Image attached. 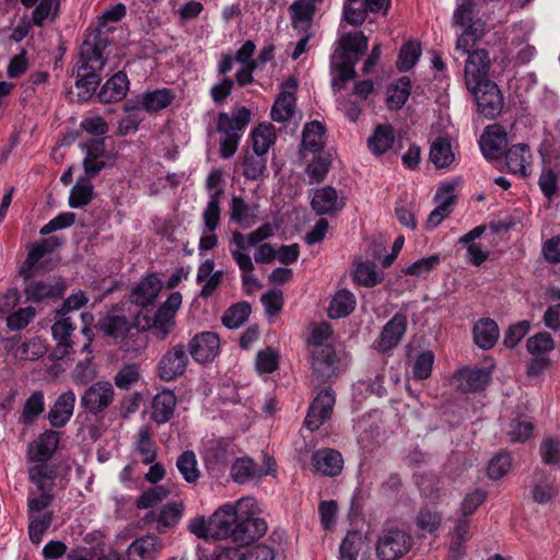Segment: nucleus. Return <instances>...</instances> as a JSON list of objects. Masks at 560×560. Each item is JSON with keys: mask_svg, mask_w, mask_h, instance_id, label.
Segmentation results:
<instances>
[{"mask_svg": "<svg viewBox=\"0 0 560 560\" xmlns=\"http://www.w3.org/2000/svg\"><path fill=\"white\" fill-rule=\"evenodd\" d=\"M254 508L255 501L250 498L218 508L210 516L211 537L217 540L230 539L238 547L253 544L267 532V523L255 516Z\"/></svg>", "mask_w": 560, "mask_h": 560, "instance_id": "1", "label": "nucleus"}, {"mask_svg": "<svg viewBox=\"0 0 560 560\" xmlns=\"http://www.w3.org/2000/svg\"><path fill=\"white\" fill-rule=\"evenodd\" d=\"M107 38L100 33L83 42L80 56L72 69L77 80L74 90L69 91L72 102L85 103L92 98L101 83V72L106 65L103 50Z\"/></svg>", "mask_w": 560, "mask_h": 560, "instance_id": "2", "label": "nucleus"}, {"mask_svg": "<svg viewBox=\"0 0 560 560\" xmlns=\"http://www.w3.org/2000/svg\"><path fill=\"white\" fill-rule=\"evenodd\" d=\"M369 38L362 31L343 34L330 58L331 88L339 93L345 83L355 79V65L368 50Z\"/></svg>", "mask_w": 560, "mask_h": 560, "instance_id": "3", "label": "nucleus"}, {"mask_svg": "<svg viewBox=\"0 0 560 560\" xmlns=\"http://www.w3.org/2000/svg\"><path fill=\"white\" fill-rule=\"evenodd\" d=\"M96 329L103 336L115 340L116 343L125 341L132 329L137 331L150 330L149 315L142 311L128 317L118 305H114L96 324Z\"/></svg>", "mask_w": 560, "mask_h": 560, "instance_id": "4", "label": "nucleus"}, {"mask_svg": "<svg viewBox=\"0 0 560 560\" xmlns=\"http://www.w3.org/2000/svg\"><path fill=\"white\" fill-rule=\"evenodd\" d=\"M250 122V112L246 107H240L232 116L226 113L218 115L217 130L224 135L220 142V155L223 159L232 158L238 147L243 130Z\"/></svg>", "mask_w": 560, "mask_h": 560, "instance_id": "5", "label": "nucleus"}, {"mask_svg": "<svg viewBox=\"0 0 560 560\" xmlns=\"http://www.w3.org/2000/svg\"><path fill=\"white\" fill-rule=\"evenodd\" d=\"M310 361L313 376L319 384L328 383L341 373V361L332 346L311 349Z\"/></svg>", "mask_w": 560, "mask_h": 560, "instance_id": "6", "label": "nucleus"}, {"mask_svg": "<svg viewBox=\"0 0 560 560\" xmlns=\"http://www.w3.org/2000/svg\"><path fill=\"white\" fill-rule=\"evenodd\" d=\"M467 89L475 97L478 113L483 117L494 119L501 114L504 98L495 82H482Z\"/></svg>", "mask_w": 560, "mask_h": 560, "instance_id": "7", "label": "nucleus"}, {"mask_svg": "<svg viewBox=\"0 0 560 560\" xmlns=\"http://www.w3.org/2000/svg\"><path fill=\"white\" fill-rule=\"evenodd\" d=\"M188 365L189 357L186 347L184 343H177L161 357L156 366V375L164 382H173L186 373Z\"/></svg>", "mask_w": 560, "mask_h": 560, "instance_id": "8", "label": "nucleus"}, {"mask_svg": "<svg viewBox=\"0 0 560 560\" xmlns=\"http://www.w3.org/2000/svg\"><path fill=\"white\" fill-rule=\"evenodd\" d=\"M182 294L173 292L156 310L154 316L149 315L150 330L159 340H164L175 327V314L182 305Z\"/></svg>", "mask_w": 560, "mask_h": 560, "instance_id": "9", "label": "nucleus"}, {"mask_svg": "<svg viewBox=\"0 0 560 560\" xmlns=\"http://www.w3.org/2000/svg\"><path fill=\"white\" fill-rule=\"evenodd\" d=\"M413 544L412 537L400 529H389L376 544L380 560H397L405 556Z\"/></svg>", "mask_w": 560, "mask_h": 560, "instance_id": "10", "label": "nucleus"}, {"mask_svg": "<svg viewBox=\"0 0 560 560\" xmlns=\"http://www.w3.org/2000/svg\"><path fill=\"white\" fill-rule=\"evenodd\" d=\"M336 402V396L331 388L320 390L314 398L308 408V412L304 420V425L311 431L317 430L325 421H327Z\"/></svg>", "mask_w": 560, "mask_h": 560, "instance_id": "11", "label": "nucleus"}, {"mask_svg": "<svg viewBox=\"0 0 560 560\" xmlns=\"http://www.w3.org/2000/svg\"><path fill=\"white\" fill-rule=\"evenodd\" d=\"M188 352L199 364H206L215 359L220 352V338L217 332L201 331L188 342Z\"/></svg>", "mask_w": 560, "mask_h": 560, "instance_id": "12", "label": "nucleus"}, {"mask_svg": "<svg viewBox=\"0 0 560 560\" xmlns=\"http://www.w3.org/2000/svg\"><path fill=\"white\" fill-rule=\"evenodd\" d=\"M466 54L468 55L464 69L466 86L489 82L491 61L488 51L479 48Z\"/></svg>", "mask_w": 560, "mask_h": 560, "instance_id": "13", "label": "nucleus"}, {"mask_svg": "<svg viewBox=\"0 0 560 560\" xmlns=\"http://www.w3.org/2000/svg\"><path fill=\"white\" fill-rule=\"evenodd\" d=\"M342 454L330 447L315 451L311 456V467L314 474L325 477H337L343 469Z\"/></svg>", "mask_w": 560, "mask_h": 560, "instance_id": "14", "label": "nucleus"}, {"mask_svg": "<svg viewBox=\"0 0 560 560\" xmlns=\"http://www.w3.org/2000/svg\"><path fill=\"white\" fill-rule=\"evenodd\" d=\"M80 148L85 152L83 160V170L86 176L95 177L106 167L105 159L109 156L105 138H94L80 143Z\"/></svg>", "mask_w": 560, "mask_h": 560, "instance_id": "15", "label": "nucleus"}, {"mask_svg": "<svg viewBox=\"0 0 560 560\" xmlns=\"http://www.w3.org/2000/svg\"><path fill=\"white\" fill-rule=\"evenodd\" d=\"M114 388L109 382H96L81 397V406L93 415L103 412L113 402Z\"/></svg>", "mask_w": 560, "mask_h": 560, "instance_id": "16", "label": "nucleus"}, {"mask_svg": "<svg viewBox=\"0 0 560 560\" xmlns=\"http://www.w3.org/2000/svg\"><path fill=\"white\" fill-rule=\"evenodd\" d=\"M57 317L58 319L51 326V335L56 341V347L51 352V358L54 360H62L73 350V342L70 337L75 330V325L72 323L71 317Z\"/></svg>", "mask_w": 560, "mask_h": 560, "instance_id": "17", "label": "nucleus"}, {"mask_svg": "<svg viewBox=\"0 0 560 560\" xmlns=\"http://www.w3.org/2000/svg\"><path fill=\"white\" fill-rule=\"evenodd\" d=\"M506 145L508 135L502 126L495 124L486 127L480 139V149L486 159H500L508 150Z\"/></svg>", "mask_w": 560, "mask_h": 560, "instance_id": "18", "label": "nucleus"}, {"mask_svg": "<svg viewBox=\"0 0 560 560\" xmlns=\"http://www.w3.org/2000/svg\"><path fill=\"white\" fill-rule=\"evenodd\" d=\"M346 206L343 198H339L336 188L330 185L314 190L311 207L317 215L336 214Z\"/></svg>", "mask_w": 560, "mask_h": 560, "instance_id": "19", "label": "nucleus"}, {"mask_svg": "<svg viewBox=\"0 0 560 560\" xmlns=\"http://www.w3.org/2000/svg\"><path fill=\"white\" fill-rule=\"evenodd\" d=\"M161 290V279L154 273L147 275L132 288L129 301L131 304L144 308L155 301Z\"/></svg>", "mask_w": 560, "mask_h": 560, "instance_id": "20", "label": "nucleus"}, {"mask_svg": "<svg viewBox=\"0 0 560 560\" xmlns=\"http://www.w3.org/2000/svg\"><path fill=\"white\" fill-rule=\"evenodd\" d=\"M185 505L183 501H175L164 504L159 512H149L145 522H155L156 530L160 534L166 533L168 528L175 527L184 514Z\"/></svg>", "mask_w": 560, "mask_h": 560, "instance_id": "21", "label": "nucleus"}, {"mask_svg": "<svg viewBox=\"0 0 560 560\" xmlns=\"http://www.w3.org/2000/svg\"><path fill=\"white\" fill-rule=\"evenodd\" d=\"M371 547L360 532H348L339 547V560H366Z\"/></svg>", "mask_w": 560, "mask_h": 560, "instance_id": "22", "label": "nucleus"}, {"mask_svg": "<svg viewBox=\"0 0 560 560\" xmlns=\"http://www.w3.org/2000/svg\"><path fill=\"white\" fill-rule=\"evenodd\" d=\"M407 329V316L402 313H396L390 320L383 327L378 346L382 350L395 348L401 340Z\"/></svg>", "mask_w": 560, "mask_h": 560, "instance_id": "23", "label": "nucleus"}, {"mask_svg": "<svg viewBox=\"0 0 560 560\" xmlns=\"http://www.w3.org/2000/svg\"><path fill=\"white\" fill-rule=\"evenodd\" d=\"M177 397L171 389H164L158 393L152 399V413L151 419L156 424H164L168 422L175 411Z\"/></svg>", "mask_w": 560, "mask_h": 560, "instance_id": "24", "label": "nucleus"}, {"mask_svg": "<svg viewBox=\"0 0 560 560\" xmlns=\"http://www.w3.org/2000/svg\"><path fill=\"white\" fill-rule=\"evenodd\" d=\"M75 395L72 390L62 393L48 412V420L54 428L65 427L73 415Z\"/></svg>", "mask_w": 560, "mask_h": 560, "instance_id": "25", "label": "nucleus"}, {"mask_svg": "<svg viewBox=\"0 0 560 560\" xmlns=\"http://www.w3.org/2000/svg\"><path fill=\"white\" fill-rule=\"evenodd\" d=\"M129 89V80L125 72H117L101 88L97 98L103 104L122 100Z\"/></svg>", "mask_w": 560, "mask_h": 560, "instance_id": "26", "label": "nucleus"}, {"mask_svg": "<svg viewBox=\"0 0 560 560\" xmlns=\"http://www.w3.org/2000/svg\"><path fill=\"white\" fill-rule=\"evenodd\" d=\"M66 287L60 281H32L24 289L26 300L40 302L44 299H58L65 293Z\"/></svg>", "mask_w": 560, "mask_h": 560, "instance_id": "27", "label": "nucleus"}, {"mask_svg": "<svg viewBox=\"0 0 560 560\" xmlns=\"http://www.w3.org/2000/svg\"><path fill=\"white\" fill-rule=\"evenodd\" d=\"M490 371L485 369L462 370L454 380L457 387L465 393H474L483 389L490 381Z\"/></svg>", "mask_w": 560, "mask_h": 560, "instance_id": "28", "label": "nucleus"}, {"mask_svg": "<svg viewBox=\"0 0 560 560\" xmlns=\"http://www.w3.org/2000/svg\"><path fill=\"white\" fill-rule=\"evenodd\" d=\"M505 164L510 173L526 177V166L530 163L532 154L529 147L525 143H517L509 148L505 153Z\"/></svg>", "mask_w": 560, "mask_h": 560, "instance_id": "29", "label": "nucleus"}, {"mask_svg": "<svg viewBox=\"0 0 560 560\" xmlns=\"http://www.w3.org/2000/svg\"><path fill=\"white\" fill-rule=\"evenodd\" d=\"M60 433L54 430H46L35 442V452L30 454L31 462H48L58 448Z\"/></svg>", "mask_w": 560, "mask_h": 560, "instance_id": "30", "label": "nucleus"}, {"mask_svg": "<svg viewBox=\"0 0 560 560\" xmlns=\"http://www.w3.org/2000/svg\"><path fill=\"white\" fill-rule=\"evenodd\" d=\"M257 206H249L241 196H233L230 205V219L243 229L254 225L257 220Z\"/></svg>", "mask_w": 560, "mask_h": 560, "instance_id": "31", "label": "nucleus"}, {"mask_svg": "<svg viewBox=\"0 0 560 560\" xmlns=\"http://www.w3.org/2000/svg\"><path fill=\"white\" fill-rule=\"evenodd\" d=\"M268 474L270 468L262 469L249 457L237 458L231 467V477L237 483H245Z\"/></svg>", "mask_w": 560, "mask_h": 560, "instance_id": "32", "label": "nucleus"}, {"mask_svg": "<svg viewBox=\"0 0 560 560\" xmlns=\"http://www.w3.org/2000/svg\"><path fill=\"white\" fill-rule=\"evenodd\" d=\"M472 334L476 345L489 350L499 339V326L491 318H481L474 325Z\"/></svg>", "mask_w": 560, "mask_h": 560, "instance_id": "33", "label": "nucleus"}, {"mask_svg": "<svg viewBox=\"0 0 560 560\" xmlns=\"http://www.w3.org/2000/svg\"><path fill=\"white\" fill-rule=\"evenodd\" d=\"M395 130L390 124L377 125L368 139V148L375 155H382L394 144Z\"/></svg>", "mask_w": 560, "mask_h": 560, "instance_id": "34", "label": "nucleus"}, {"mask_svg": "<svg viewBox=\"0 0 560 560\" xmlns=\"http://www.w3.org/2000/svg\"><path fill=\"white\" fill-rule=\"evenodd\" d=\"M464 30L456 40V49L468 52L487 33L486 22L477 18L475 22L463 26Z\"/></svg>", "mask_w": 560, "mask_h": 560, "instance_id": "35", "label": "nucleus"}, {"mask_svg": "<svg viewBox=\"0 0 560 560\" xmlns=\"http://www.w3.org/2000/svg\"><path fill=\"white\" fill-rule=\"evenodd\" d=\"M454 187L452 185H444L436 191L435 199L441 198V195L446 192L448 196L429 214L425 226L427 229L436 228L443 219L448 217L452 212V205L455 201V195H453Z\"/></svg>", "mask_w": 560, "mask_h": 560, "instance_id": "36", "label": "nucleus"}, {"mask_svg": "<svg viewBox=\"0 0 560 560\" xmlns=\"http://www.w3.org/2000/svg\"><path fill=\"white\" fill-rule=\"evenodd\" d=\"M159 537L145 535L131 542L128 548L129 556H138L140 560H153L161 550Z\"/></svg>", "mask_w": 560, "mask_h": 560, "instance_id": "37", "label": "nucleus"}, {"mask_svg": "<svg viewBox=\"0 0 560 560\" xmlns=\"http://www.w3.org/2000/svg\"><path fill=\"white\" fill-rule=\"evenodd\" d=\"M173 101L174 93L170 89H156L142 93V107L149 114L165 109Z\"/></svg>", "mask_w": 560, "mask_h": 560, "instance_id": "38", "label": "nucleus"}, {"mask_svg": "<svg viewBox=\"0 0 560 560\" xmlns=\"http://www.w3.org/2000/svg\"><path fill=\"white\" fill-rule=\"evenodd\" d=\"M273 235V226L267 222L255 231L250 232L247 236L243 235L240 231L232 233V241L238 249H246L249 246H255L260 242Z\"/></svg>", "mask_w": 560, "mask_h": 560, "instance_id": "39", "label": "nucleus"}, {"mask_svg": "<svg viewBox=\"0 0 560 560\" xmlns=\"http://www.w3.org/2000/svg\"><path fill=\"white\" fill-rule=\"evenodd\" d=\"M357 305L354 295L349 290H340L332 298L328 307L330 318L337 319L348 316Z\"/></svg>", "mask_w": 560, "mask_h": 560, "instance_id": "40", "label": "nucleus"}, {"mask_svg": "<svg viewBox=\"0 0 560 560\" xmlns=\"http://www.w3.org/2000/svg\"><path fill=\"white\" fill-rule=\"evenodd\" d=\"M315 9L316 8L306 0L294 1L289 8L292 14V26L295 30H308L312 25Z\"/></svg>", "mask_w": 560, "mask_h": 560, "instance_id": "41", "label": "nucleus"}, {"mask_svg": "<svg viewBox=\"0 0 560 560\" xmlns=\"http://www.w3.org/2000/svg\"><path fill=\"white\" fill-rule=\"evenodd\" d=\"M324 133L325 126L317 121L313 120L307 122L302 131V144L305 149L311 152H319L324 148Z\"/></svg>", "mask_w": 560, "mask_h": 560, "instance_id": "42", "label": "nucleus"}, {"mask_svg": "<svg viewBox=\"0 0 560 560\" xmlns=\"http://www.w3.org/2000/svg\"><path fill=\"white\" fill-rule=\"evenodd\" d=\"M252 306L248 302L242 301L230 306L222 315L221 322L229 329L241 327L249 317Z\"/></svg>", "mask_w": 560, "mask_h": 560, "instance_id": "43", "label": "nucleus"}, {"mask_svg": "<svg viewBox=\"0 0 560 560\" xmlns=\"http://www.w3.org/2000/svg\"><path fill=\"white\" fill-rule=\"evenodd\" d=\"M28 518L30 540L34 545H38L54 521V512L45 511L42 514H28Z\"/></svg>", "mask_w": 560, "mask_h": 560, "instance_id": "44", "label": "nucleus"}, {"mask_svg": "<svg viewBox=\"0 0 560 560\" xmlns=\"http://www.w3.org/2000/svg\"><path fill=\"white\" fill-rule=\"evenodd\" d=\"M429 158L438 168L450 166L454 161L450 140L446 138H438L431 144Z\"/></svg>", "mask_w": 560, "mask_h": 560, "instance_id": "45", "label": "nucleus"}, {"mask_svg": "<svg viewBox=\"0 0 560 560\" xmlns=\"http://www.w3.org/2000/svg\"><path fill=\"white\" fill-rule=\"evenodd\" d=\"M44 393L35 390L26 399L19 421L25 425L34 423L37 417L44 411Z\"/></svg>", "mask_w": 560, "mask_h": 560, "instance_id": "46", "label": "nucleus"}, {"mask_svg": "<svg viewBox=\"0 0 560 560\" xmlns=\"http://www.w3.org/2000/svg\"><path fill=\"white\" fill-rule=\"evenodd\" d=\"M294 114V95L292 92L282 91L272 108L271 118L275 121L283 122L289 120Z\"/></svg>", "mask_w": 560, "mask_h": 560, "instance_id": "47", "label": "nucleus"}, {"mask_svg": "<svg viewBox=\"0 0 560 560\" xmlns=\"http://www.w3.org/2000/svg\"><path fill=\"white\" fill-rule=\"evenodd\" d=\"M224 191L222 189H218L210 195L207 207L203 211L202 219L205 222L206 230L209 233H212L217 230L220 223V198L223 196Z\"/></svg>", "mask_w": 560, "mask_h": 560, "instance_id": "48", "label": "nucleus"}, {"mask_svg": "<svg viewBox=\"0 0 560 560\" xmlns=\"http://www.w3.org/2000/svg\"><path fill=\"white\" fill-rule=\"evenodd\" d=\"M267 168L265 155L246 152L243 158V175L250 180H257L262 177Z\"/></svg>", "mask_w": 560, "mask_h": 560, "instance_id": "49", "label": "nucleus"}, {"mask_svg": "<svg viewBox=\"0 0 560 560\" xmlns=\"http://www.w3.org/2000/svg\"><path fill=\"white\" fill-rule=\"evenodd\" d=\"M176 466L187 482L194 483L200 478L196 455L192 451L183 452L177 458Z\"/></svg>", "mask_w": 560, "mask_h": 560, "instance_id": "50", "label": "nucleus"}, {"mask_svg": "<svg viewBox=\"0 0 560 560\" xmlns=\"http://www.w3.org/2000/svg\"><path fill=\"white\" fill-rule=\"evenodd\" d=\"M273 136V126L271 124L259 125L255 128L250 135L253 153L265 155L272 143Z\"/></svg>", "mask_w": 560, "mask_h": 560, "instance_id": "51", "label": "nucleus"}, {"mask_svg": "<svg viewBox=\"0 0 560 560\" xmlns=\"http://www.w3.org/2000/svg\"><path fill=\"white\" fill-rule=\"evenodd\" d=\"M353 280L363 287L372 288L382 281V277L378 276L375 262L364 261L357 266Z\"/></svg>", "mask_w": 560, "mask_h": 560, "instance_id": "52", "label": "nucleus"}, {"mask_svg": "<svg viewBox=\"0 0 560 560\" xmlns=\"http://www.w3.org/2000/svg\"><path fill=\"white\" fill-rule=\"evenodd\" d=\"M555 346L552 336L547 331H539L526 341V349L532 355H547Z\"/></svg>", "mask_w": 560, "mask_h": 560, "instance_id": "53", "label": "nucleus"}, {"mask_svg": "<svg viewBox=\"0 0 560 560\" xmlns=\"http://www.w3.org/2000/svg\"><path fill=\"white\" fill-rule=\"evenodd\" d=\"M93 199V186L89 179H80L71 188L69 197V206L71 208H80L86 206Z\"/></svg>", "mask_w": 560, "mask_h": 560, "instance_id": "54", "label": "nucleus"}, {"mask_svg": "<svg viewBox=\"0 0 560 560\" xmlns=\"http://www.w3.org/2000/svg\"><path fill=\"white\" fill-rule=\"evenodd\" d=\"M171 494L166 486H154L143 491L137 500L138 509H150L161 503Z\"/></svg>", "mask_w": 560, "mask_h": 560, "instance_id": "55", "label": "nucleus"}, {"mask_svg": "<svg viewBox=\"0 0 560 560\" xmlns=\"http://www.w3.org/2000/svg\"><path fill=\"white\" fill-rule=\"evenodd\" d=\"M512 467V458L508 452L495 454L489 462L487 475L492 480H498L505 476Z\"/></svg>", "mask_w": 560, "mask_h": 560, "instance_id": "56", "label": "nucleus"}, {"mask_svg": "<svg viewBox=\"0 0 560 560\" xmlns=\"http://www.w3.org/2000/svg\"><path fill=\"white\" fill-rule=\"evenodd\" d=\"M137 451L141 455L143 464H152L156 458V451L151 440V431L148 427L140 428L138 432Z\"/></svg>", "mask_w": 560, "mask_h": 560, "instance_id": "57", "label": "nucleus"}, {"mask_svg": "<svg viewBox=\"0 0 560 560\" xmlns=\"http://www.w3.org/2000/svg\"><path fill=\"white\" fill-rule=\"evenodd\" d=\"M477 2H459L453 13L452 23L454 26H464L475 22L478 18Z\"/></svg>", "mask_w": 560, "mask_h": 560, "instance_id": "58", "label": "nucleus"}, {"mask_svg": "<svg viewBox=\"0 0 560 560\" xmlns=\"http://www.w3.org/2000/svg\"><path fill=\"white\" fill-rule=\"evenodd\" d=\"M420 55H421V49H420L419 44H415V43L404 44L399 50L397 68L400 71L410 70L418 61Z\"/></svg>", "mask_w": 560, "mask_h": 560, "instance_id": "59", "label": "nucleus"}, {"mask_svg": "<svg viewBox=\"0 0 560 560\" xmlns=\"http://www.w3.org/2000/svg\"><path fill=\"white\" fill-rule=\"evenodd\" d=\"M44 247L38 243H34L28 247L27 257L24 260L20 275L28 280L33 277V269L36 268L38 261L46 255Z\"/></svg>", "mask_w": 560, "mask_h": 560, "instance_id": "60", "label": "nucleus"}, {"mask_svg": "<svg viewBox=\"0 0 560 560\" xmlns=\"http://www.w3.org/2000/svg\"><path fill=\"white\" fill-rule=\"evenodd\" d=\"M434 358V353L431 350H424L416 358L412 366V373L416 380L423 381L430 377Z\"/></svg>", "mask_w": 560, "mask_h": 560, "instance_id": "61", "label": "nucleus"}, {"mask_svg": "<svg viewBox=\"0 0 560 560\" xmlns=\"http://www.w3.org/2000/svg\"><path fill=\"white\" fill-rule=\"evenodd\" d=\"M331 165L329 155H318L307 165L305 172L312 182L320 183L327 176Z\"/></svg>", "mask_w": 560, "mask_h": 560, "instance_id": "62", "label": "nucleus"}, {"mask_svg": "<svg viewBox=\"0 0 560 560\" xmlns=\"http://www.w3.org/2000/svg\"><path fill=\"white\" fill-rule=\"evenodd\" d=\"M534 431V423L521 419H513L510 423L508 434L513 443H524Z\"/></svg>", "mask_w": 560, "mask_h": 560, "instance_id": "63", "label": "nucleus"}, {"mask_svg": "<svg viewBox=\"0 0 560 560\" xmlns=\"http://www.w3.org/2000/svg\"><path fill=\"white\" fill-rule=\"evenodd\" d=\"M355 3L357 2H349L345 0L343 4V20L352 26L362 25L366 20L368 13L370 12V10H368L364 5L363 1L359 7H355Z\"/></svg>", "mask_w": 560, "mask_h": 560, "instance_id": "64", "label": "nucleus"}]
</instances>
